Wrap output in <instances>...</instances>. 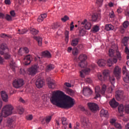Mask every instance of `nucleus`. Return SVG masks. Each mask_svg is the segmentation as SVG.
Instances as JSON below:
<instances>
[{"instance_id":"1","label":"nucleus","mask_w":129,"mask_h":129,"mask_svg":"<svg viewBox=\"0 0 129 129\" xmlns=\"http://www.w3.org/2000/svg\"><path fill=\"white\" fill-rule=\"evenodd\" d=\"M50 101L53 105H56L61 108H71L75 102L74 99L69 96L64 95V93L59 91L53 93Z\"/></svg>"},{"instance_id":"2","label":"nucleus","mask_w":129,"mask_h":129,"mask_svg":"<svg viewBox=\"0 0 129 129\" xmlns=\"http://www.w3.org/2000/svg\"><path fill=\"white\" fill-rule=\"evenodd\" d=\"M0 54L1 55H4L6 60L11 58V54L9 53V48H8L6 44L4 43L0 45Z\"/></svg>"},{"instance_id":"3","label":"nucleus","mask_w":129,"mask_h":129,"mask_svg":"<svg viewBox=\"0 0 129 129\" xmlns=\"http://www.w3.org/2000/svg\"><path fill=\"white\" fill-rule=\"evenodd\" d=\"M105 91H106V86L105 85H103L102 86L101 90L100 87H99V86H97L95 88V94L96 95L95 98L100 97V94H102V95H104Z\"/></svg>"},{"instance_id":"4","label":"nucleus","mask_w":129,"mask_h":129,"mask_svg":"<svg viewBox=\"0 0 129 129\" xmlns=\"http://www.w3.org/2000/svg\"><path fill=\"white\" fill-rule=\"evenodd\" d=\"M87 59V55L86 54H81L79 56V60L80 62L79 63V66L81 68H85L87 66V62L86 59Z\"/></svg>"},{"instance_id":"5","label":"nucleus","mask_w":129,"mask_h":129,"mask_svg":"<svg viewBox=\"0 0 129 129\" xmlns=\"http://www.w3.org/2000/svg\"><path fill=\"white\" fill-rule=\"evenodd\" d=\"M96 67V65L94 63H92L91 64L89 67V68H86L84 70H82L80 72V76L82 77V78H84L85 77V76L84 74L87 75L89 74L90 72V70H94V69Z\"/></svg>"},{"instance_id":"6","label":"nucleus","mask_w":129,"mask_h":129,"mask_svg":"<svg viewBox=\"0 0 129 129\" xmlns=\"http://www.w3.org/2000/svg\"><path fill=\"white\" fill-rule=\"evenodd\" d=\"M82 124L85 129H92V125L89 122V119L86 117H83L82 119Z\"/></svg>"},{"instance_id":"7","label":"nucleus","mask_w":129,"mask_h":129,"mask_svg":"<svg viewBox=\"0 0 129 129\" xmlns=\"http://www.w3.org/2000/svg\"><path fill=\"white\" fill-rule=\"evenodd\" d=\"M122 73L123 75V80L125 83H129V72L126 69V66L122 68Z\"/></svg>"},{"instance_id":"8","label":"nucleus","mask_w":129,"mask_h":129,"mask_svg":"<svg viewBox=\"0 0 129 129\" xmlns=\"http://www.w3.org/2000/svg\"><path fill=\"white\" fill-rule=\"evenodd\" d=\"M13 85L15 88H20L24 85V80L22 79L15 80L13 82Z\"/></svg>"},{"instance_id":"9","label":"nucleus","mask_w":129,"mask_h":129,"mask_svg":"<svg viewBox=\"0 0 129 129\" xmlns=\"http://www.w3.org/2000/svg\"><path fill=\"white\" fill-rule=\"evenodd\" d=\"M103 74L104 77H102V75L100 74L98 75V78L99 80H100V81H104V80H106L107 76L109 75V71L107 70H105L103 72Z\"/></svg>"},{"instance_id":"10","label":"nucleus","mask_w":129,"mask_h":129,"mask_svg":"<svg viewBox=\"0 0 129 129\" xmlns=\"http://www.w3.org/2000/svg\"><path fill=\"white\" fill-rule=\"evenodd\" d=\"M46 81L47 82L49 88L51 89H54L56 87V83L53 79H51L50 77L46 78Z\"/></svg>"},{"instance_id":"11","label":"nucleus","mask_w":129,"mask_h":129,"mask_svg":"<svg viewBox=\"0 0 129 129\" xmlns=\"http://www.w3.org/2000/svg\"><path fill=\"white\" fill-rule=\"evenodd\" d=\"M115 97L116 100H118V101L121 100V99H123V98H124V95H123V91H117L116 92Z\"/></svg>"},{"instance_id":"12","label":"nucleus","mask_w":129,"mask_h":129,"mask_svg":"<svg viewBox=\"0 0 129 129\" xmlns=\"http://www.w3.org/2000/svg\"><path fill=\"white\" fill-rule=\"evenodd\" d=\"M82 27H83L86 30H90L91 29V23L87 21V20L85 19L81 23Z\"/></svg>"},{"instance_id":"13","label":"nucleus","mask_w":129,"mask_h":129,"mask_svg":"<svg viewBox=\"0 0 129 129\" xmlns=\"http://www.w3.org/2000/svg\"><path fill=\"white\" fill-rule=\"evenodd\" d=\"M38 66L34 65L28 69V72L29 75H35L38 71Z\"/></svg>"},{"instance_id":"14","label":"nucleus","mask_w":129,"mask_h":129,"mask_svg":"<svg viewBox=\"0 0 129 129\" xmlns=\"http://www.w3.org/2000/svg\"><path fill=\"white\" fill-rule=\"evenodd\" d=\"M88 107L93 112L98 110V105L94 103H88Z\"/></svg>"},{"instance_id":"15","label":"nucleus","mask_w":129,"mask_h":129,"mask_svg":"<svg viewBox=\"0 0 129 129\" xmlns=\"http://www.w3.org/2000/svg\"><path fill=\"white\" fill-rule=\"evenodd\" d=\"M120 71L121 69L118 67V66L115 67L113 74L117 79H119L120 78Z\"/></svg>"},{"instance_id":"16","label":"nucleus","mask_w":129,"mask_h":129,"mask_svg":"<svg viewBox=\"0 0 129 129\" xmlns=\"http://www.w3.org/2000/svg\"><path fill=\"white\" fill-rule=\"evenodd\" d=\"M83 93L85 96H90L92 94V90L90 88L86 87L83 89Z\"/></svg>"},{"instance_id":"17","label":"nucleus","mask_w":129,"mask_h":129,"mask_svg":"<svg viewBox=\"0 0 129 129\" xmlns=\"http://www.w3.org/2000/svg\"><path fill=\"white\" fill-rule=\"evenodd\" d=\"M30 52V50H29V48L27 47H23V48H20L19 50H18V53L21 56H22V55H24V53L25 54H28Z\"/></svg>"},{"instance_id":"18","label":"nucleus","mask_w":129,"mask_h":129,"mask_svg":"<svg viewBox=\"0 0 129 129\" xmlns=\"http://www.w3.org/2000/svg\"><path fill=\"white\" fill-rule=\"evenodd\" d=\"M109 80L111 84V91L110 92V93H112V91L114 89V83L115 82V78H114V76H109Z\"/></svg>"},{"instance_id":"19","label":"nucleus","mask_w":129,"mask_h":129,"mask_svg":"<svg viewBox=\"0 0 129 129\" xmlns=\"http://www.w3.org/2000/svg\"><path fill=\"white\" fill-rule=\"evenodd\" d=\"M117 62V59L116 58V57H111L107 61V64L109 66V67H110L113 63H116Z\"/></svg>"},{"instance_id":"20","label":"nucleus","mask_w":129,"mask_h":129,"mask_svg":"<svg viewBox=\"0 0 129 129\" xmlns=\"http://www.w3.org/2000/svg\"><path fill=\"white\" fill-rule=\"evenodd\" d=\"M7 124L8 126L10 128H13V127H15V119L9 118L7 120Z\"/></svg>"},{"instance_id":"21","label":"nucleus","mask_w":129,"mask_h":129,"mask_svg":"<svg viewBox=\"0 0 129 129\" xmlns=\"http://www.w3.org/2000/svg\"><path fill=\"white\" fill-rule=\"evenodd\" d=\"M31 59H32V55L29 54L25 56L23 59L25 65H30L31 64Z\"/></svg>"},{"instance_id":"22","label":"nucleus","mask_w":129,"mask_h":129,"mask_svg":"<svg viewBox=\"0 0 129 129\" xmlns=\"http://www.w3.org/2000/svg\"><path fill=\"white\" fill-rule=\"evenodd\" d=\"M92 19L93 22H96L97 20L101 19V14L100 13H94L92 16Z\"/></svg>"},{"instance_id":"23","label":"nucleus","mask_w":129,"mask_h":129,"mask_svg":"<svg viewBox=\"0 0 129 129\" xmlns=\"http://www.w3.org/2000/svg\"><path fill=\"white\" fill-rule=\"evenodd\" d=\"M35 84L37 88H42V87L44 86L45 83H44V81H43L42 80L38 79L36 80Z\"/></svg>"},{"instance_id":"24","label":"nucleus","mask_w":129,"mask_h":129,"mask_svg":"<svg viewBox=\"0 0 129 129\" xmlns=\"http://www.w3.org/2000/svg\"><path fill=\"white\" fill-rule=\"evenodd\" d=\"M1 96L3 101L5 102H8V99H9V96H8V94L4 91H1Z\"/></svg>"},{"instance_id":"25","label":"nucleus","mask_w":129,"mask_h":129,"mask_svg":"<svg viewBox=\"0 0 129 129\" xmlns=\"http://www.w3.org/2000/svg\"><path fill=\"white\" fill-rule=\"evenodd\" d=\"M109 104L111 107H117V106H118V103L115 101V98H113L110 101Z\"/></svg>"},{"instance_id":"26","label":"nucleus","mask_w":129,"mask_h":129,"mask_svg":"<svg viewBox=\"0 0 129 129\" xmlns=\"http://www.w3.org/2000/svg\"><path fill=\"white\" fill-rule=\"evenodd\" d=\"M100 115L101 117H102V116L107 117V116H108V111L106 110L102 109L100 112Z\"/></svg>"},{"instance_id":"27","label":"nucleus","mask_w":129,"mask_h":129,"mask_svg":"<svg viewBox=\"0 0 129 129\" xmlns=\"http://www.w3.org/2000/svg\"><path fill=\"white\" fill-rule=\"evenodd\" d=\"M78 43H79V38H74L72 41L71 45L72 46H73V47H75L78 45Z\"/></svg>"},{"instance_id":"28","label":"nucleus","mask_w":129,"mask_h":129,"mask_svg":"<svg viewBox=\"0 0 129 129\" xmlns=\"http://www.w3.org/2000/svg\"><path fill=\"white\" fill-rule=\"evenodd\" d=\"M98 64L100 67H103V66H105V64L106 63V61L104 59H100L97 62Z\"/></svg>"},{"instance_id":"29","label":"nucleus","mask_w":129,"mask_h":129,"mask_svg":"<svg viewBox=\"0 0 129 129\" xmlns=\"http://www.w3.org/2000/svg\"><path fill=\"white\" fill-rule=\"evenodd\" d=\"M64 88L65 89V91L68 93V94H69V95H71L72 96V95H74V92L71 89L68 88L66 87H64Z\"/></svg>"},{"instance_id":"30","label":"nucleus","mask_w":129,"mask_h":129,"mask_svg":"<svg viewBox=\"0 0 129 129\" xmlns=\"http://www.w3.org/2000/svg\"><path fill=\"white\" fill-rule=\"evenodd\" d=\"M114 27L111 24H106L105 26V30L106 31H112Z\"/></svg>"},{"instance_id":"31","label":"nucleus","mask_w":129,"mask_h":129,"mask_svg":"<svg viewBox=\"0 0 129 129\" xmlns=\"http://www.w3.org/2000/svg\"><path fill=\"white\" fill-rule=\"evenodd\" d=\"M34 38L37 41L38 46H42V41L43 40V38L37 36H35Z\"/></svg>"},{"instance_id":"32","label":"nucleus","mask_w":129,"mask_h":129,"mask_svg":"<svg viewBox=\"0 0 129 129\" xmlns=\"http://www.w3.org/2000/svg\"><path fill=\"white\" fill-rule=\"evenodd\" d=\"M42 56L46 58H51V53L48 51H45L42 52Z\"/></svg>"},{"instance_id":"33","label":"nucleus","mask_w":129,"mask_h":129,"mask_svg":"<svg viewBox=\"0 0 129 129\" xmlns=\"http://www.w3.org/2000/svg\"><path fill=\"white\" fill-rule=\"evenodd\" d=\"M128 40H129V37L127 36H125L122 40V44H123L124 46H125V47H127L126 46V45H127V42Z\"/></svg>"},{"instance_id":"34","label":"nucleus","mask_w":129,"mask_h":129,"mask_svg":"<svg viewBox=\"0 0 129 129\" xmlns=\"http://www.w3.org/2000/svg\"><path fill=\"white\" fill-rule=\"evenodd\" d=\"M17 110L18 112H19V114H23L24 111V108H23L22 106H19L17 107Z\"/></svg>"},{"instance_id":"35","label":"nucleus","mask_w":129,"mask_h":129,"mask_svg":"<svg viewBox=\"0 0 129 129\" xmlns=\"http://www.w3.org/2000/svg\"><path fill=\"white\" fill-rule=\"evenodd\" d=\"M54 68H55V66H54V64H48L47 67H46V71H51V70H53V69H54Z\"/></svg>"},{"instance_id":"36","label":"nucleus","mask_w":129,"mask_h":129,"mask_svg":"<svg viewBox=\"0 0 129 129\" xmlns=\"http://www.w3.org/2000/svg\"><path fill=\"white\" fill-rule=\"evenodd\" d=\"M118 110L120 113H122L123 111L124 110V107H123V105L121 104L118 106Z\"/></svg>"},{"instance_id":"37","label":"nucleus","mask_w":129,"mask_h":129,"mask_svg":"<svg viewBox=\"0 0 129 129\" xmlns=\"http://www.w3.org/2000/svg\"><path fill=\"white\" fill-rule=\"evenodd\" d=\"M29 30L30 31V33L32 35H37V34L39 33V31L36 30L34 28H30Z\"/></svg>"},{"instance_id":"38","label":"nucleus","mask_w":129,"mask_h":129,"mask_svg":"<svg viewBox=\"0 0 129 129\" xmlns=\"http://www.w3.org/2000/svg\"><path fill=\"white\" fill-rule=\"evenodd\" d=\"M92 31L93 33H96L99 31V27L97 25H95L93 27V28L92 29Z\"/></svg>"},{"instance_id":"39","label":"nucleus","mask_w":129,"mask_h":129,"mask_svg":"<svg viewBox=\"0 0 129 129\" xmlns=\"http://www.w3.org/2000/svg\"><path fill=\"white\" fill-rule=\"evenodd\" d=\"M79 53L78 49L77 48H75L73 49L72 53L74 56H77Z\"/></svg>"},{"instance_id":"40","label":"nucleus","mask_w":129,"mask_h":129,"mask_svg":"<svg viewBox=\"0 0 129 129\" xmlns=\"http://www.w3.org/2000/svg\"><path fill=\"white\" fill-rule=\"evenodd\" d=\"M109 56H110V57H113V56H114V50L113 49H109Z\"/></svg>"},{"instance_id":"41","label":"nucleus","mask_w":129,"mask_h":129,"mask_svg":"<svg viewBox=\"0 0 129 129\" xmlns=\"http://www.w3.org/2000/svg\"><path fill=\"white\" fill-rule=\"evenodd\" d=\"M59 26H60V25H59L58 22H56L55 23H54L52 25V29H53V30H55V29H57L58 27H59Z\"/></svg>"},{"instance_id":"42","label":"nucleus","mask_w":129,"mask_h":129,"mask_svg":"<svg viewBox=\"0 0 129 129\" xmlns=\"http://www.w3.org/2000/svg\"><path fill=\"white\" fill-rule=\"evenodd\" d=\"M86 34V32L85 31V30L82 29L81 30H80V34L79 36L81 37H83L84 35Z\"/></svg>"},{"instance_id":"43","label":"nucleus","mask_w":129,"mask_h":129,"mask_svg":"<svg viewBox=\"0 0 129 129\" xmlns=\"http://www.w3.org/2000/svg\"><path fill=\"white\" fill-rule=\"evenodd\" d=\"M103 3V0H97L96 1V5H97L99 7H101L102 6V3Z\"/></svg>"},{"instance_id":"44","label":"nucleus","mask_w":129,"mask_h":129,"mask_svg":"<svg viewBox=\"0 0 129 129\" xmlns=\"http://www.w3.org/2000/svg\"><path fill=\"white\" fill-rule=\"evenodd\" d=\"M5 19H6L7 21H13V18L12 17V16L8 14L6 15V16H5Z\"/></svg>"},{"instance_id":"45","label":"nucleus","mask_w":129,"mask_h":129,"mask_svg":"<svg viewBox=\"0 0 129 129\" xmlns=\"http://www.w3.org/2000/svg\"><path fill=\"white\" fill-rule=\"evenodd\" d=\"M116 122V119L115 118H111L110 119V123L112 125H114L115 124V123Z\"/></svg>"},{"instance_id":"46","label":"nucleus","mask_w":129,"mask_h":129,"mask_svg":"<svg viewBox=\"0 0 129 129\" xmlns=\"http://www.w3.org/2000/svg\"><path fill=\"white\" fill-rule=\"evenodd\" d=\"M18 32H19L18 34H19L20 35H23L27 33V31H26V30L25 29H22V30H21V29H19Z\"/></svg>"},{"instance_id":"47","label":"nucleus","mask_w":129,"mask_h":129,"mask_svg":"<svg viewBox=\"0 0 129 129\" xmlns=\"http://www.w3.org/2000/svg\"><path fill=\"white\" fill-rule=\"evenodd\" d=\"M129 25V22L127 21H124L123 23V27L124 28V29H126L127 27H128Z\"/></svg>"},{"instance_id":"48","label":"nucleus","mask_w":129,"mask_h":129,"mask_svg":"<svg viewBox=\"0 0 129 129\" xmlns=\"http://www.w3.org/2000/svg\"><path fill=\"white\" fill-rule=\"evenodd\" d=\"M67 120V119L64 117L61 118V122L63 125H65V124H68L66 121Z\"/></svg>"},{"instance_id":"49","label":"nucleus","mask_w":129,"mask_h":129,"mask_svg":"<svg viewBox=\"0 0 129 129\" xmlns=\"http://www.w3.org/2000/svg\"><path fill=\"white\" fill-rule=\"evenodd\" d=\"M116 56L117 59H118L119 60H120L121 59V55H120V53L119 52V51H117L116 52Z\"/></svg>"},{"instance_id":"50","label":"nucleus","mask_w":129,"mask_h":129,"mask_svg":"<svg viewBox=\"0 0 129 129\" xmlns=\"http://www.w3.org/2000/svg\"><path fill=\"white\" fill-rule=\"evenodd\" d=\"M69 20V17L67 16H64L63 18H61L62 22H66Z\"/></svg>"},{"instance_id":"51","label":"nucleus","mask_w":129,"mask_h":129,"mask_svg":"<svg viewBox=\"0 0 129 129\" xmlns=\"http://www.w3.org/2000/svg\"><path fill=\"white\" fill-rule=\"evenodd\" d=\"M125 29L126 28H124V27L123 26H120V29H119L120 32L122 34H123V33H124V32H125Z\"/></svg>"},{"instance_id":"52","label":"nucleus","mask_w":129,"mask_h":129,"mask_svg":"<svg viewBox=\"0 0 129 129\" xmlns=\"http://www.w3.org/2000/svg\"><path fill=\"white\" fill-rule=\"evenodd\" d=\"M114 126H115V127H116V128H119V129H120L121 128V125H120V124L117 123V122H116L115 123V124L114 125Z\"/></svg>"},{"instance_id":"53","label":"nucleus","mask_w":129,"mask_h":129,"mask_svg":"<svg viewBox=\"0 0 129 129\" xmlns=\"http://www.w3.org/2000/svg\"><path fill=\"white\" fill-rule=\"evenodd\" d=\"M51 119H52V116H49L46 117L45 121L47 123H49V121H51Z\"/></svg>"},{"instance_id":"54","label":"nucleus","mask_w":129,"mask_h":129,"mask_svg":"<svg viewBox=\"0 0 129 129\" xmlns=\"http://www.w3.org/2000/svg\"><path fill=\"white\" fill-rule=\"evenodd\" d=\"M125 52L128 54L127 55V59H129V49L127 47H125Z\"/></svg>"},{"instance_id":"55","label":"nucleus","mask_w":129,"mask_h":129,"mask_svg":"<svg viewBox=\"0 0 129 129\" xmlns=\"http://www.w3.org/2000/svg\"><path fill=\"white\" fill-rule=\"evenodd\" d=\"M37 21L39 23H42V22L44 21V19L42 18L41 16H40L39 17H38Z\"/></svg>"},{"instance_id":"56","label":"nucleus","mask_w":129,"mask_h":129,"mask_svg":"<svg viewBox=\"0 0 129 129\" xmlns=\"http://www.w3.org/2000/svg\"><path fill=\"white\" fill-rule=\"evenodd\" d=\"M26 119L28 120H32L33 119V115H29L26 116Z\"/></svg>"},{"instance_id":"57","label":"nucleus","mask_w":129,"mask_h":129,"mask_svg":"<svg viewBox=\"0 0 129 129\" xmlns=\"http://www.w3.org/2000/svg\"><path fill=\"white\" fill-rule=\"evenodd\" d=\"M10 64L11 67H15V66H16V63L14 60H11Z\"/></svg>"},{"instance_id":"58","label":"nucleus","mask_w":129,"mask_h":129,"mask_svg":"<svg viewBox=\"0 0 129 129\" xmlns=\"http://www.w3.org/2000/svg\"><path fill=\"white\" fill-rule=\"evenodd\" d=\"M48 16L47 13H44L43 14H41L40 16H41V18H43V20L44 19H46V17Z\"/></svg>"},{"instance_id":"59","label":"nucleus","mask_w":129,"mask_h":129,"mask_svg":"<svg viewBox=\"0 0 129 129\" xmlns=\"http://www.w3.org/2000/svg\"><path fill=\"white\" fill-rule=\"evenodd\" d=\"M109 15L110 18H114V13H113V11H111Z\"/></svg>"},{"instance_id":"60","label":"nucleus","mask_w":129,"mask_h":129,"mask_svg":"<svg viewBox=\"0 0 129 129\" xmlns=\"http://www.w3.org/2000/svg\"><path fill=\"white\" fill-rule=\"evenodd\" d=\"M86 82H87L88 83H92V80H91V79L90 78H87V79L86 80Z\"/></svg>"},{"instance_id":"61","label":"nucleus","mask_w":129,"mask_h":129,"mask_svg":"<svg viewBox=\"0 0 129 129\" xmlns=\"http://www.w3.org/2000/svg\"><path fill=\"white\" fill-rule=\"evenodd\" d=\"M10 15L12 16V17H15V16H16V13H15V11H11L10 12Z\"/></svg>"},{"instance_id":"62","label":"nucleus","mask_w":129,"mask_h":129,"mask_svg":"<svg viewBox=\"0 0 129 129\" xmlns=\"http://www.w3.org/2000/svg\"><path fill=\"white\" fill-rule=\"evenodd\" d=\"M20 74H22L23 75H25V73H26V72L23 69H21L20 71Z\"/></svg>"},{"instance_id":"63","label":"nucleus","mask_w":129,"mask_h":129,"mask_svg":"<svg viewBox=\"0 0 129 129\" xmlns=\"http://www.w3.org/2000/svg\"><path fill=\"white\" fill-rule=\"evenodd\" d=\"M80 124L79 123H76V125L74 126V129H79Z\"/></svg>"},{"instance_id":"64","label":"nucleus","mask_w":129,"mask_h":129,"mask_svg":"<svg viewBox=\"0 0 129 129\" xmlns=\"http://www.w3.org/2000/svg\"><path fill=\"white\" fill-rule=\"evenodd\" d=\"M5 3L6 5H11V0H5Z\"/></svg>"}]
</instances>
